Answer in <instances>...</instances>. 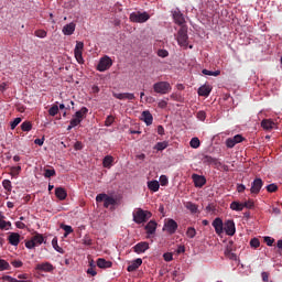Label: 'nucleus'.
I'll list each match as a JSON object with an SVG mask.
<instances>
[{
	"label": "nucleus",
	"mask_w": 282,
	"mask_h": 282,
	"mask_svg": "<svg viewBox=\"0 0 282 282\" xmlns=\"http://www.w3.org/2000/svg\"><path fill=\"white\" fill-rule=\"evenodd\" d=\"M134 224H147L149 219H151L152 214L149 210H144L142 208H138L132 213Z\"/></svg>",
	"instance_id": "f257e3e1"
},
{
	"label": "nucleus",
	"mask_w": 282,
	"mask_h": 282,
	"mask_svg": "<svg viewBox=\"0 0 282 282\" xmlns=\"http://www.w3.org/2000/svg\"><path fill=\"white\" fill-rule=\"evenodd\" d=\"M172 89L173 87H171L169 82H158L153 84V91L155 94H160L161 96L171 94Z\"/></svg>",
	"instance_id": "f03ea898"
},
{
	"label": "nucleus",
	"mask_w": 282,
	"mask_h": 282,
	"mask_svg": "<svg viewBox=\"0 0 282 282\" xmlns=\"http://www.w3.org/2000/svg\"><path fill=\"white\" fill-rule=\"evenodd\" d=\"M176 41L181 47H188V28L181 26L177 32Z\"/></svg>",
	"instance_id": "7ed1b4c3"
},
{
	"label": "nucleus",
	"mask_w": 282,
	"mask_h": 282,
	"mask_svg": "<svg viewBox=\"0 0 282 282\" xmlns=\"http://www.w3.org/2000/svg\"><path fill=\"white\" fill-rule=\"evenodd\" d=\"M149 19H151V15H149V13L147 12H132L130 14V21L132 23H147V21H149Z\"/></svg>",
	"instance_id": "20e7f679"
},
{
	"label": "nucleus",
	"mask_w": 282,
	"mask_h": 282,
	"mask_svg": "<svg viewBox=\"0 0 282 282\" xmlns=\"http://www.w3.org/2000/svg\"><path fill=\"white\" fill-rule=\"evenodd\" d=\"M177 221H175L173 218H169L164 223L163 231L167 235H175V232H177Z\"/></svg>",
	"instance_id": "39448f33"
},
{
	"label": "nucleus",
	"mask_w": 282,
	"mask_h": 282,
	"mask_svg": "<svg viewBox=\"0 0 282 282\" xmlns=\"http://www.w3.org/2000/svg\"><path fill=\"white\" fill-rule=\"evenodd\" d=\"M96 202H98V203L104 202L105 208H109V206H116V204H118L116 198H113V197H111L107 194L97 195L96 196Z\"/></svg>",
	"instance_id": "423d86ee"
},
{
	"label": "nucleus",
	"mask_w": 282,
	"mask_h": 282,
	"mask_svg": "<svg viewBox=\"0 0 282 282\" xmlns=\"http://www.w3.org/2000/svg\"><path fill=\"white\" fill-rule=\"evenodd\" d=\"M43 241H45V238H43V235L35 234L31 238V240H28L25 242V248H28L29 250H32V248H36V246H41V243H43Z\"/></svg>",
	"instance_id": "0eeeda50"
},
{
	"label": "nucleus",
	"mask_w": 282,
	"mask_h": 282,
	"mask_svg": "<svg viewBox=\"0 0 282 282\" xmlns=\"http://www.w3.org/2000/svg\"><path fill=\"white\" fill-rule=\"evenodd\" d=\"M111 65H113L111 57L106 55L100 58V61L97 65V69H98V72H107V69H109L111 67Z\"/></svg>",
	"instance_id": "6e6552de"
},
{
	"label": "nucleus",
	"mask_w": 282,
	"mask_h": 282,
	"mask_svg": "<svg viewBox=\"0 0 282 282\" xmlns=\"http://www.w3.org/2000/svg\"><path fill=\"white\" fill-rule=\"evenodd\" d=\"M84 48H85V43H83V42L76 43L74 54H75V58H76L77 63H79V65H83V63H85V59L83 58V50Z\"/></svg>",
	"instance_id": "1a4fd4ad"
},
{
	"label": "nucleus",
	"mask_w": 282,
	"mask_h": 282,
	"mask_svg": "<svg viewBox=\"0 0 282 282\" xmlns=\"http://www.w3.org/2000/svg\"><path fill=\"white\" fill-rule=\"evenodd\" d=\"M172 17L174 23H176V25H181V28L184 26V24L186 23V20L184 19V13L180 11V9L172 11Z\"/></svg>",
	"instance_id": "9d476101"
},
{
	"label": "nucleus",
	"mask_w": 282,
	"mask_h": 282,
	"mask_svg": "<svg viewBox=\"0 0 282 282\" xmlns=\"http://www.w3.org/2000/svg\"><path fill=\"white\" fill-rule=\"evenodd\" d=\"M226 235H228V237H234L235 232H237V228L235 227V220H226L224 224V229Z\"/></svg>",
	"instance_id": "9b49d317"
},
{
	"label": "nucleus",
	"mask_w": 282,
	"mask_h": 282,
	"mask_svg": "<svg viewBox=\"0 0 282 282\" xmlns=\"http://www.w3.org/2000/svg\"><path fill=\"white\" fill-rule=\"evenodd\" d=\"M261 188H263V180L254 178L251 183L250 193L252 195H259V193H261Z\"/></svg>",
	"instance_id": "f8f14e48"
},
{
	"label": "nucleus",
	"mask_w": 282,
	"mask_h": 282,
	"mask_svg": "<svg viewBox=\"0 0 282 282\" xmlns=\"http://www.w3.org/2000/svg\"><path fill=\"white\" fill-rule=\"evenodd\" d=\"M213 228L215 229L216 235L220 237L224 235V220L221 218H215L212 223Z\"/></svg>",
	"instance_id": "ddd939ff"
},
{
	"label": "nucleus",
	"mask_w": 282,
	"mask_h": 282,
	"mask_svg": "<svg viewBox=\"0 0 282 282\" xmlns=\"http://www.w3.org/2000/svg\"><path fill=\"white\" fill-rule=\"evenodd\" d=\"M112 96L117 98V100H135L133 93H113Z\"/></svg>",
	"instance_id": "4468645a"
},
{
	"label": "nucleus",
	"mask_w": 282,
	"mask_h": 282,
	"mask_svg": "<svg viewBox=\"0 0 282 282\" xmlns=\"http://www.w3.org/2000/svg\"><path fill=\"white\" fill-rule=\"evenodd\" d=\"M35 270H37L39 272H53L54 265L50 262H43L36 264Z\"/></svg>",
	"instance_id": "2eb2a0df"
},
{
	"label": "nucleus",
	"mask_w": 282,
	"mask_h": 282,
	"mask_svg": "<svg viewBox=\"0 0 282 282\" xmlns=\"http://www.w3.org/2000/svg\"><path fill=\"white\" fill-rule=\"evenodd\" d=\"M132 250L137 254H142L145 250H149V242L147 241L139 242L134 247H132Z\"/></svg>",
	"instance_id": "dca6fc26"
},
{
	"label": "nucleus",
	"mask_w": 282,
	"mask_h": 282,
	"mask_svg": "<svg viewBox=\"0 0 282 282\" xmlns=\"http://www.w3.org/2000/svg\"><path fill=\"white\" fill-rule=\"evenodd\" d=\"M192 180L196 188H202L206 184V177L198 174H193Z\"/></svg>",
	"instance_id": "f3484780"
},
{
	"label": "nucleus",
	"mask_w": 282,
	"mask_h": 282,
	"mask_svg": "<svg viewBox=\"0 0 282 282\" xmlns=\"http://www.w3.org/2000/svg\"><path fill=\"white\" fill-rule=\"evenodd\" d=\"M62 32L65 36H72L76 32V23L70 22L63 26Z\"/></svg>",
	"instance_id": "a211bd4d"
},
{
	"label": "nucleus",
	"mask_w": 282,
	"mask_h": 282,
	"mask_svg": "<svg viewBox=\"0 0 282 282\" xmlns=\"http://www.w3.org/2000/svg\"><path fill=\"white\" fill-rule=\"evenodd\" d=\"M141 120L145 122L147 127H151V124H153V115H151V111L144 110L141 113Z\"/></svg>",
	"instance_id": "6ab92c4d"
},
{
	"label": "nucleus",
	"mask_w": 282,
	"mask_h": 282,
	"mask_svg": "<svg viewBox=\"0 0 282 282\" xmlns=\"http://www.w3.org/2000/svg\"><path fill=\"white\" fill-rule=\"evenodd\" d=\"M8 241L11 246H19V243H21V235L17 232H10Z\"/></svg>",
	"instance_id": "aec40b11"
},
{
	"label": "nucleus",
	"mask_w": 282,
	"mask_h": 282,
	"mask_svg": "<svg viewBox=\"0 0 282 282\" xmlns=\"http://www.w3.org/2000/svg\"><path fill=\"white\" fill-rule=\"evenodd\" d=\"M210 91H213V87H210V85H203L198 88V96L208 98L210 96Z\"/></svg>",
	"instance_id": "412c9836"
},
{
	"label": "nucleus",
	"mask_w": 282,
	"mask_h": 282,
	"mask_svg": "<svg viewBox=\"0 0 282 282\" xmlns=\"http://www.w3.org/2000/svg\"><path fill=\"white\" fill-rule=\"evenodd\" d=\"M113 265V262L107 261L105 258L97 259V267L101 270H107V268H111Z\"/></svg>",
	"instance_id": "4be33fe9"
},
{
	"label": "nucleus",
	"mask_w": 282,
	"mask_h": 282,
	"mask_svg": "<svg viewBox=\"0 0 282 282\" xmlns=\"http://www.w3.org/2000/svg\"><path fill=\"white\" fill-rule=\"evenodd\" d=\"M140 265H142V259L138 258L135 260H133L127 268V270L129 272H135V270H138V268H140Z\"/></svg>",
	"instance_id": "5701e85b"
},
{
	"label": "nucleus",
	"mask_w": 282,
	"mask_h": 282,
	"mask_svg": "<svg viewBox=\"0 0 282 282\" xmlns=\"http://www.w3.org/2000/svg\"><path fill=\"white\" fill-rule=\"evenodd\" d=\"M145 230L148 235H155V230H158V223H155V220H150L145 226Z\"/></svg>",
	"instance_id": "b1692460"
},
{
	"label": "nucleus",
	"mask_w": 282,
	"mask_h": 282,
	"mask_svg": "<svg viewBox=\"0 0 282 282\" xmlns=\"http://www.w3.org/2000/svg\"><path fill=\"white\" fill-rule=\"evenodd\" d=\"M274 121L272 119H264L261 121V127L264 129V131H272L274 129Z\"/></svg>",
	"instance_id": "393cba45"
},
{
	"label": "nucleus",
	"mask_w": 282,
	"mask_h": 282,
	"mask_svg": "<svg viewBox=\"0 0 282 282\" xmlns=\"http://www.w3.org/2000/svg\"><path fill=\"white\" fill-rule=\"evenodd\" d=\"M88 112H89V109H87V107H83L80 108V110L75 112V118H77V120L83 121L87 117Z\"/></svg>",
	"instance_id": "a878e982"
},
{
	"label": "nucleus",
	"mask_w": 282,
	"mask_h": 282,
	"mask_svg": "<svg viewBox=\"0 0 282 282\" xmlns=\"http://www.w3.org/2000/svg\"><path fill=\"white\" fill-rule=\"evenodd\" d=\"M55 196L57 197V199H61V202H63V199H67V191H65V188L63 187H57L55 189Z\"/></svg>",
	"instance_id": "bb28decb"
},
{
	"label": "nucleus",
	"mask_w": 282,
	"mask_h": 282,
	"mask_svg": "<svg viewBox=\"0 0 282 282\" xmlns=\"http://www.w3.org/2000/svg\"><path fill=\"white\" fill-rule=\"evenodd\" d=\"M225 257H227V259H230L231 261H237V254L232 252V247L230 246H227L225 250Z\"/></svg>",
	"instance_id": "cd10ccee"
},
{
	"label": "nucleus",
	"mask_w": 282,
	"mask_h": 282,
	"mask_svg": "<svg viewBox=\"0 0 282 282\" xmlns=\"http://www.w3.org/2000/svg\"><path fill=\"white\" fill-rule=\"evenodd\" d=\"M148 188L153 193H158L160 191V182L158 181L148 182Z\"/></svg>",
	"instance_id": "c85d7f7f"
},
{
	"label": "nucleus",
	"mask_w": 282,
	"mask_h": 282,
	"mask_svg": "<svg viewBox=\"0 0 282 282\" xmlns=\"http://www.w3.org/2000/svg\"><path fill=\"white\" fill-rule=\"evenodd\" d=\"M112 164H113V156L107 155L104 158V161H102L104 169H111Z\"/></svg>",
	"instance_id": "c756f323"
},
{
	"label": "nucleus",
	"mask_w": 282,
	"mask_h": 282,
	"mask_svg": "<svg viewBox=\"0 0 282 282\" xmlns=\"http://www.w3.org/2000/svg\"><path fill=\"white\" fill-rule=\"evenodd\" d=\"M230 208H231V210H236L238 213H241V210H243V203L232 202L230 204Z\"/></svg>",
	"instance_id": "7c9ffc66"
},
{
	"label": "nucleus",
	"mask_w": 282,
	"mask_h": 282,
	"mask_svg": "<svg viewBox=\"0 0 282 282\" xmlns=\"http://www.w3.org/2000/svg\"><path fill=\"white\" fill-rule=\"evenodd\" d=\"M87 274H90V276H96L98 272H96V264L94 263V260L89 261V268L87 269Z\"/></svg>",
	"instance_id": "2f4dec72"
},
{
	"label": "nucleus",
	"mask_w": 282,
	"mask_h": 282,
	"mask_svg": "<svg viewBox=\"0 0 282 282\" xmlns=\"http://www.w3.org/2000/svg\"><path fill=\"white\" fill-rule=\"evenodd\" d=\"M185 208H187V210H189L193 214L197 213L198 210V206L193 202L185 203Z\"/></svg>",
	"instance_id": "473e14b6"
},
{
	"label": "nucleus",
	"mask_w": 282,
	"mask_h": 282,
	"mask_svg": "<svg viewBox=\"0 0 282 282\" xmlns=\"http://www.w3.org/2000/svg\"><path fill=\"white\" fill-rule=\"evenodd\" d=\"M6 270H11L10 263L4 259H0V272H6Z\"/></svg>",
	"instance_id": "72a5a7b5"
},
{
	"label": "nucleus",
	"mask_w": 282,
	"mask_h": 282,
	"mask_svg": "<svg viewBox=\"0 0 282 282\" xmlns=\"http://www.w3.org/2000/svg\"><path fill=\"white\" fill-rule=\"evenodd\" d=\"M2 186L7 193H12V182L10 180H3Z\"/></svg>",
	"instance_id": "f704fd0d"
},
{
	"label": "nucleus",
	"mask_w": 282,
	"mask_h": 282,
	"mask_svg": "<svg viewBox=\"0 0 282 282\" xmlns=\"http://www.w3.org/2000/svg\"><path fill=\"white\" fill-rule=\"evenodd\" d=\"M203 163L204 164H217V159L210 156V155H205L203 156Z\"/></svg>",
	"instance_id": "c9c22d12"
},
{
	"label": "nucleus",
	"mask_w": 282,
	"mask_h": 282,
	"mask_svg": "<svg viewBox=\"0 0 282 282\" xmlns=\"http://www.w3.org/2000/svg\"><path fill=\"white\" fill-rule=\"evenodd\" d=\"M200 144L202 142L197 137L192 138V140L189 141V145L192 147V149H199Z\"/></svg>",
	"instance_id": "e433bc0d"
},
{
	"label": "nucleus",
	"mask_w": 282,
	"mask_h": 282,
	"mask_svg": "<svg viewBox=\"0 0 282 282\" xmlns=\"http://www.w3.org/2000/svg\"><path fill=\"white\" fill-rule=\"evenodd\" d=\"M54 176H56V170L54 167L44 170V177L50 178Z\"/></svg>",
	"instance_id": "4c0bfd02"
},
{
	"label": "nucleus",
	"mask_w": 282,
	"mask_h": 282,
	"mask_svg": "<svg viewBox=\"0 0 282 282\" xmlns=\"http://www.w3.org/2000/svg\"><path fill=\"white\" fill-rule=\"evenodd\" d=\"M61 229L64 230V237H67V235H72L74 232V229L69 225H61Z\"/></svg>",
	"instance_id": "58836bf2"
},
{
	"label": "nucleus",
	"mask_w": 282,
	"mask_h": 282,
	"mask_svg": "<svg viewBox=\"0 0 282 282\" xmlns=\"http://www.w3.org/2000/svg\"><path fill=\"white\" fill-rule=\"evenodd\" d=\"M197 235V230H195L194 227H188L186 231V237L189 239H195V236Z\"/></svg>",
	"instance_id": "ea45409f"
},
{
	"label": "nucleus",
	"mask_w": 282,
	"mask_h": 282,
	"mask_svg": "<svg viewBox=\"0 0 282 282\" xmlns=\"http://www.w3.org/2000/svg\"><path fill=\"white\" fill-rule=\"evenodd\" d=\"M52 246L54 250H56V252H59L61 254H63V248L58 246V238H53Z\"/></svg>",
	"instance_id": "a19ab883"
},
{
	"label": "nucleus",
	"mask_w": 282,
	"mask_h": 282,
	"mask_svg": "<svg viewBox=\"0 0 282 282\" xmlns=\"http://www.w3.org/2000/svg\"><path fill=\"white\" fill-rule=\"evenodd\" d=\"M202 74H204V76H219V74H221V70L213 72L205 68L202 70Z\"/></svg>",
	"instance_id": "79ce46f5"
},
{
	"label": "nucleus",
	"mask_w": 282,
	"mask_h": 282,
	"mask_svg": "<svg viewBox=\"0 0 282 282\" xmlns=\"http://www.w3.org/2000/svg\"><path fill=\"white\" fill-rule=\"evenodd\" d=\"M166 147H169V143L166 141L163 142H158L154 147V149L156 151H164V149H166Z\"/></svg>",
	"instance_id": "37998d69"
},
{
	"label": "nucleus",
	"mask_w": 282,
	"mask_h": 282,
	"mask_svg": "<svg viewBox=\"0 0 282 282\" xmlns=\"http://www.w3.org/2000/svg\"><path fill=\"white\" fill-rule=\"evenodd\" d=\"M21 129H22V131H26V132L32 131V122H30V121L22 122Z\"/></svg>",
	"instance_id": "c03bdc74"
},
{
	"label": "nucleus",
	"mask_w": 282,
	"mask_h": 282,
	"mask_svg": "<svg viewBox=\"0 0 282 282\" xmlns=\"http://www.w3.org/2000/svg\"><path fill=\"white\" fill-rule=\"evenodd\" d=\"M34 34L37 36V39H45L47 36V31L40 29L36 30Z\"/></svg>",
	"instance_id": "a18cd8bd"
},
{
	"label": "nucleus",
	"mask_w": 282,
	"mask_h": 282,
	"mask_svg": "<svg viewBox=\"0 0 282 282\" xmlns=\"http://www.w3.org/2000/svg\"><path fill=\"white\" fill-rule=\"evenodd\" d=\"M236 145H237V143L235 142V140L232 138H228L226 140L227 149H235Z\"/></svg>",
	"instance_id": "49530a36"
},
{
	"label": "nucleus",
	"mask_w": 282,
	"mask_h": 282,
	"mask_svg": "<svg viewBox=\"0 0 282 282\" xmlns=\"http://www.w3.org/2000/svg\"><path fill=\"white\" fill-rule=\"evenodd\" d=\"M57 115H58V107L56 105H54L48 109V116L54 117Z\"/></svg>",
	"instance_id": "de8ad7c7"
},
{
	"label": "nucleus",
	"mask_w": 282,
	"mask_h": 282,
	"mask_svg": "<svg viewBox=\"0 0 282 282\" xmlns=\"http://www.w3.org/2000/svg\"><path fill=\"white\" fill-rule=\"evenodd\" d=\"M250 246L251 248H259V246H261V241L258 238H252L250 240Z\"/></svg>",
	"instance_id": "09e8293b"
},
{
	"label": "nucleus",
	"mask_w": 282,
	"mask_h": 282,
	"mask_svg": "<svg viewBox=\"0 0 282 282\" xmlns=\"http://www.w3.org/2000/svg\"><path fill=\"white\" fill-rule=\"evenodd\" d=\"M267 191L268 193H276V191H279V186H276V184H270L267 186Z\"/></svg>",
	"instance_id": "8fccbe9b"
},
{
	"label": "nucleus",
	"mask_w": 282,
	"mask_h": 282,
	"mask_svg": "<svg viewBox=\"0 0 282 282\" xmlns=\"http://www.w3.org/2000/svg\"><path fill=\"white\" fill-rule=\"evenodd\" d=\"M115 118H113V116H108L107 118H106V121H105V126L106 127H111L112 124H113V122H115Z\"/></svg>",
	"instance_id": "3c124183"
},
{
	"label": "nucleus",
	"mask_w": 282,
	"mask_h": 282,
	"mask_svg": "<svg viewBox=\"0 0 282 282\" xmlns=\"http://www.w3.org/2000/svg\"><path fill=\"white\" fill-rule=\"evenodd\" d=\"M196 117L198 120H200V122H204V120H206V111H203V110L198 111L196 113Z\"/></svg>",
	"instance_id": "603ef678"
},
{
	"label": "nucleus",
	"mask_w": 282,
	"mask_h": 282,
	"mask_svg": "<svg viewBox=\"0 0 282 282\" xmlns=\"http://www.w3.org/2000/svg\"><path fill=\"white\" fill-rule=\"evenodd\" d=\"M158 56H160V58H166V56H169V51H166L164 48H160L158 51Z\"/></svg>",
	"instance_id": "864d4df0"
},
{
	"label": "nucleus",
	"mask_w": 282,
	"mask_h": 282,
	"mask_svg": "<svg viewBox=\"0 0 282 282\" xmlns=\"http://www.w3.org/2000/svg\"><path fill=\"white\" fill-rule=\"evenodd\" d=\"M19 124H21V118L20 117L15 118L13 121H11V129L12 130L17 129V127H19Z\"/></svg>",
	"instance_id": "5fc2aeb1"
},
{
	"label": "nucleus",
	"mask_w": 282,
	"mask_h": 282,
	"mask_svg": "<svg viewBox=\"0 0 282 282\" xmlns=\"http://www.w3.org/2000/svg\"><path fill=\"white\" fill-rule=\"evenodd\" d=\"M232 140H234V142L236 143V144H239V143H241V142H243V135H241V134H236L234 138H231Z\"/></svg>",
	"instance_id": "6e6d98bb"
},
{
	"label": "nucleus",
	"mask_w": 282,
	"mask_h": 282,
	"mask_svg": "<svg viewBox=\"0 0 282 282\" xmlns=\"http://www.w3.org/2000/svg\"><path fill=\"white\" fill-rule=\"evenodd\" d=\"M11 265H13V268H23V261H21V260H12L11 261Z\"/></svg>",
	"instance_id": "4d7b16f0"
},
{
	"label": "nucleus",
	"mask_w": 282,
	"mask_h": 282,
	"mask_svg": "<svg viewBox=\"0 0 282 282\" xmlns=\"http://www.w3.org/2000/svg\"><path fill=\"white\" fill-rule=\"evenodd\" d=\"M242 206H243V208L252 209V208H254V202L247 200V202L242 203Z\"/></svg>",
	"instance_id": "13d9d810"
},
{
	"label": "nucleus",
	"mask_w": 282,
	"mask_h": 282,
	"mask_svg": "<svg viewBox=\"0 0 282 282\" xmlns=\"http://www.w3.org/2000/svg\"><path fill=\"white\" fill-rule=\"evenodd\" d=\"M8 226H12V223L6 221V220H0V229L1 230L8 228Z\"/></svg>",
	"instance_id": "bf43d9fd"
},
{
	"label": "nucleus",
	"mask_w": 282,
	"mask_h": 282,
	"mask_svg": "<svg viewBox=\"0 0 282 282\" xmlns=\"http://www.w3.org/2000/svg\"><path fill=\"white\" fill-rule=\"evenodd\" d=\"M169 107V102L166 100H160L158 104L159 109H166Z\"/></svg>",
	"instance_id": "052dcab7"
},
{
	"label": "nucleus",
	"mask_w": 282,
	"mask_h": 282,
	"mask_svg": "<svg viewBox=\"0 0 282 282\" xmlns=\"http://www.w3.org/2000/svg\"><path fill=\"white\" fill-rule=\"evenodd\" d=\"M160 182H161V186H166V184H169V177H166V175H161Z\"/></svg>",
	"instance_id": "680f3d73"
},
{
	"label": "nucleus",
	"mask_w": 282,
	"mask_h": 282,
	"mask_svg": "<svg viewBox=\"0 0 282 282\" xmlns=\"http://www.w3.org/2000/svg\"><path fill=\"white\" fill-rule=\"evenodd\" d=\"M264 242L267 243V246H273L274 238L267 236V237H264Z\"/></svg>",
	"instance_id": "e2e57ef3"
},
{
	"label": "nucleus",
	"mask_w": 282,
	"mask_h": 282,
	"mask_svg": "<svg viewBox=\"0 0 282 282\" xmlns=\"http://www.w3.org/2000/svg\"><path fill=\"white\" fill-rule=\"evenodd\" d=\"M83 121H80V119L74 117L72 120H70V123H72V127H78V124H80Z\"/></svg>",
	"instance_id": "0e129e2a"
},
{
	"label": "nucleus",
	"mask_w": 282,
	"mask_h": 282,
	"mask_svg": "<svg viewBox=\"0 0 282 282\" xmlns=\"http://www.w3.org/2000/svg\"><path fill=\"white\" fill-rule=\"evenodd\" d=\"M261 276H262V281H263V282L270 281V273H269V272L263 271V272L261 273Z\"/></svg>",
	"instance_id": "69168bd1"
},
{
	"label": "nucleus",
	"mask_w": 282,
	"mask_h": 282,
	"mask_svg": "<svg viewBox=\"0 0 282 282\" xmlns=\"http://www.w3.org/2000/svg\"><path fill=\"white\" fill-rule=\"evenodd\" d=\"M74 149L75 151H83V142L80 141L75 142Z\"/></svg>",
	"instance_id": "338daca9"
},
{
	"label": "nucleus",
	"mask_w": 282,
	"mask_h": 282,
	"mask_svg": "<svg viewBox=\"0 0 282 282\" xmlns=\"http://www.w3.org/2000/svg\"><path fill=\"white\" fill-rule=\"evenodd\" d=\"M163 259L164 261H173V253H164Z\"/></svg>",
	"instance_id": "774afa93"
}]
</instances>
